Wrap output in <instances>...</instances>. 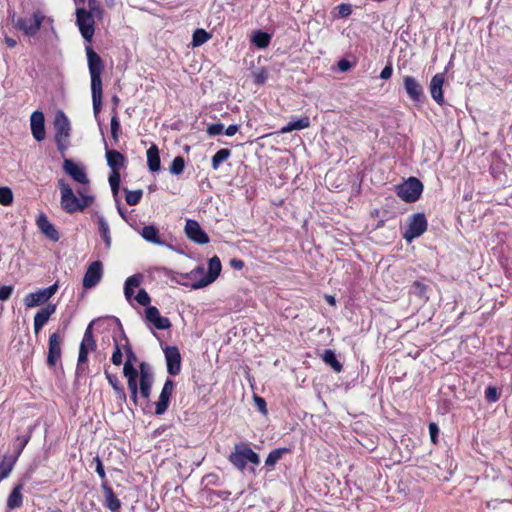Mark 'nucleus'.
<instances>
[{
	"label": "nucleus",
	"mask_w": 512,
	"mask_h": 512,
	"mask_svg": "<svg viewBox=\"0 0 512 512\" xmlns=\"http://www.w3.org/2000/svg\"><path fill=\"white\" fill-rule=\"evenodd\" d=\"M254 401H255V404H256L257 408L259 409V411L262 412L263 414H266L267 413L266 401L259 396H254Z\"/></svg>",
	"instance_id": "nucleus-53"
},
{
	"label": "nucleus",
	"mask_w": 512,
	"mask_h": 512,
	"mask_svg": "<svg viewBox=\"0 0 512 512\" xmlns=\"http://www.w3.org/2000/svg\"><path fill=\"white\" fill-rule=\"evenodd\" d=\"M123 375L125 378H128V358L124 361L122 372L117 370H112V368L108 367L105 369V375L109 382V384L114 389L117 397L121 401H126V393L125 388L121 383L120 375Z\"/></svg>",
	"instance_id": "nucleus-10"
},
{
	"label": "nucleus",
	"mask_w": 512,
	"mask_h": 512,
	"mask_svg": "<svg viewBox=\"0 0 512 512\" xmlns=\"http://www.w3.org/2000/svg\"><path fill=\"white\" fill-rule=\"evenodd\" d=\"M167 371L170 375H178L181 370V355L176 346H167L164 349Z\"/></svg>",
	"instance_id": "nucleus-19"
},
{
	"label": "nucleus",
	"mask_w": 512,
	"mask_h": 512,
	"mask_svg": "<svg viewBox=\"0 0 512 512\" xmlns=\"http://www.w3.org/2000/svg\"><path fill=\"white\" fill-rule=\"evenodd\" d=\"M221 267L222 266L219 257L213 256L209 260L208 274L197 283H194L192 287L194 289H199L214 282L221 272Z\"/></svg>",
	"instance_id": "nucleus-20"
},
{
	"label": "nucleus",
	"mask_w": 512,
	"mask_h": 512,
	"mask_svg": "<svg viewBox=\"0 0 512 512\" xmlns=\"http://www.w3.org/2000/svg\"><path fill=\"white\" fill-rule=\"evenodd\" d=\"M185 233L190 240L197 244L203 245L209 242V236L195 220L189 219L186 221Z\"/></svg>",
	"instance_id": "nucleus-18"
},
{
	"label": "nucleus",
	"mask_w": 512,
	"mask_h": 512,
	"mask_svg": "<svg viewBox=\"0 0 512 512\" xmlns=\"http://www.w3.org/2000/svg\"><path fill=\"white\" fill-rule=\"evenodd\" d=\"M76 22L82 37L85 39V41L91 42L95 32L93 14L85 8H77Z\"/></svg>",
	"instance_id": "nucleus-8"
},
{
	"label": "nucleus",
	"mask_w": 512,
	"mask_h": 512,
	"mask_svg": "<svg viewBox=\"0 0 512 512\" xmlns=\"http://www.w3.org/2000/svg\"><path fill=\"white\" fill-rule=\"evenodd\" d=\"M123 354L118 344L115 346V350L112 354L111 361L114 365L112 370L120 371V365L122 364Z\"/></svg>",
	"instance_id": "nucleus-44"
},
{
	"label": "nucleus",
	"mask_w": 512,
	"mask_h": 512,
	"mask_svg": "<svg viewBox=\"0 0 512 512\" xmlns=\"http://www.w3.org/2000/svg\"><path fill=\"white\" fill-rule=\"evenodd\" d=\"M17 456L5 455L0 462V481L7 478L17 462Z\"/></svg>",
	"instance_id": "nucleus-30"
},
{
	"label": "nucleus",
	"mask_w": 512,
	"mask_h": 512,
	"mask_svg": "<svg viewBox=\"0 0 512 512\" xmlns=\"http://www.w3.org/2000/svg\"><path fill=\"white\" fill-rule=\"evenodd\" d=\"M56 305L48 303L42 307L34 316V332L38 334L44 325L48 322L50 317L55 313Z\"/></svg>",
	"instance_id": "nucleus-23"
},
{
	"label": "nucleus",
	"mask_w": 512,
	"mask_h": 512,
	"mask_svg": "<svg viewBox=\"0 0 512 512\" xmlns=\"http://www.w3.org/2000/svg\"><path fill=\"white\" fill-rule=\"evenodd\" d=\"M412 288H413V293L417 297H419L421 299H427V296H426L427 287L425 284L415 281L412 285Z\"/></svg>",
	"instance_id": "nucleus-45"
},
{
	"label": "nucleus",
	"mask_w": 512,
	"mask_h": 512,
	"mask_svg": "<svg viewBox=\"0 0 512 512\" xmlns=\"http://www.w3.org/2000/svg\"><path fill=\"white\" fill-rule=\"evenodd\" d=\"M62 337L59 332H54L49 336L47 365L51 368L55 367L60 361L62 355Z\"/></svg>",
	"instance_id": "nucleus-14"
},
{
	"label": "nucleus",
	"mask_w": 512,
	"mask_h": 512,
	"mask_svg": "<svg viewBox=\"0 0 512 512\" xmlns=\"http://www.w3.org/2000/svg\"><path fill=\"white\" fill-rule=\"evenodd\" d=\"M338 68L340 71L345 72L351 68V63L346 59H341L338 62Z\"/></svg>",
	"instance_id": "nucleus-57"
},
{
	"label": "nucleus",
	"mask_w": 512,
	"mask_h": 512,
	"mask_svg": "<svg viewBox=\"0 0 512 512\" xmlns=\"http://www.w3.org/2000/svg\"><path fill=\"white\" fill-rule=\"evenodd\" d=\"M211 38V35L206 32L204 29H196L192 36V46L198 47L204 43H206Z\"/></svg>",
	"instance_id": "nucleus-36"
},
{
	"label": "nucleus",
	"mask_w": 512,
	"mask_h": 512,
	"mask_svg": "<svg viewBox=\"0 0 512 512\" xmlns=\"http://www.w3.org/2000/svg\"><path fill=\"white\" fill-rule=\"evenodd\" d=\"M111 135L115 141H117L118 138V132L120 131V122L118 120V117L116 113L113 114L111 118Z\"/></svg>",
	"instance_id": "nucleus-46"
},
{
	"label": "nucleus",
	"mask_w": 512,
	"mask_h": 512,
	"mask_svg": "<svg viewBox=\"0 0 512 512\" xmlns=\"http://www.w3.org/2000/svg\"><path fill=\"white\" fill-rule=\"evenodd\" d=\"M147 165L151 172H157L160 170L161 162H160L159 150L156 145H152L147 150Z\"/></svg>",
	"instance_id": "nucleus-29"
},
{
	"label": "nucleus",
	"mask_w": 512,
	"mask_h": 512,
	"mask_svg": "<svg viewBox=\"0 0 512 512\" xmlns=\"http://www.w3.org/2000/svg\"><path fill=\"white\" fill-rule=\"evenodd\" d=\"M287 452V448H280L271 451L265 460V464L267 466H274L277 463V461L281 459L282 455Z\"/></svg>",
	"instance_id": "nucleus-38"
},
{
	"label": "nucleus",
	"mask_w": 512,
	"mask_h": 512,
	"mask_svg": "<svg viewBox=\"0 0 512 512\" xmlns=\"http://www.w3.org/2000/svg\"><path fill=\"white\" fill-rule=\"evenodd\" d=\"M5 43L9 48H14L17 45V41L11 37H5Z\"/></svg>",
	"instance_id": "nucleus-61"
},
{
	"label": "nucleus",
	"mask_w": 512,
	"mask_h": 512,
	"mask_svg": "<svg viewBox=\"0 0 512 512\" xmlns=\"http://www.w3.org/2000/svg\"><path fill=\"white\" fill-rule=\"evenodd\" d=\"M174 386H175V384H174L173 380L168 378L165 381L162 391L159 395V398L154 403V406H155L154 413L156 415H162L166 412V410L169 406V403H170V398L172 396Z\"/></svg>",
	"instance_id": "nucleus-17"
},
{
	"label": "nucleus",
	"mask_w": 512,
	"mask_h": 512,
	"mask_svg": "<svg viewBox=\"0 0 512 512\" xmlns=\"http://www.w3.org/2000/svg\"><path fill=\"white\" fill-rule=\"evenodd\" d=\"M13 202V193L9 187H0V204L9 206Z\"/></svg>",
	"instance_id": "nucleus-42"
},
{
	"label": "nucleus",
	"mask_w": 512,
	"mask_h": 512,
	"mask_svg": "<svg viewBox=\"0 0 512 512\" xmlns=\"http://www.w3.org/2000/svg\"><path fill=\"white\" fill-rule=\"evenodd\" d=\"M57 289L58 285L55 283L49 287L29 293L24 297V305L27 308L43 305L57 292Z\"/></svg>",
	"instance_id": "nucleus-11"
},
{
	"label": "nucleus",
	"mask_w": 512,
	"mask_h": 512,
	"mask_svg": "<svg viewBox=\"0 0 512 512\" xmlns=\"http://www.w3.org/2000/svg\"><path fill=\"white\" fill-rule=\"evenodd\" d=\"M184 167H185V161H184L183 157L177 156L173 159V161L170 165L169 171L173 175H180L183 172Z\"/></svg>",
	"instance_id": "nucleus-41"
},
{
	"label": "nucleus",
	"mask_w": 512,
	"mask_h": 512,
	"mask_svg": "<svg viewBox=\"0 0 512 512\" xmlns=\"http://www.w3.org/2000/svg\"><path fill=\"white\" fill-rule=\"evenodd\" d=\"M230 265L236 270H241L244 267V262L240 259H231Z\"/></svg>",
	"instance_id": "nucleus-59"
},
{
	"label": "nucleus",
	"mask_w": 512,
	"mask_h": 512,
	"mask_svg": "<svg viewBox=\"0 0 512 512\" xmlns=\"http://www.w3.org/2000/svg\"><path fill=\"white\" fill-rule=\"evenodd\" d=\"M31 133L36 141L41 142L46 137L45 117L42 111L36 110L30 116Z\"/></svg>",
	"instance_id": "nucleus-21"
},
{
	"label": "nucleus",
	"mask_w": 512,
	"mask_h": 512,
	"mask_svg": "<svg viewBox=\"0 0 512 512\" xmlns=\"http://www.w3.org/2000/svg\"><path fill=\"white\" fill-rule=\"evenodd\" d=\"M485 398L489 402H495L498 400L499 395L495 387L489 386L485 391Z\"/></svg>",
	"instance_id": "nucleus-49"
},
{
	"label": "nucleus",
	"mask_w": 512,
	"mask_h": 512,
	"mask_svg": "<svg viewBox=\"0 0 512 512\" xmlns=\"http://www.w3.org/2000/svg\"><path fill=\"white\" fill-rule=\"evenodd\" d=\"M98 225H99V233H100L101 237L103 238V240L105 241L106 245L109 247L111 244L109 225L105 221L104 218H99Z\"/></svg>",
	"instance_id": "nucleus-39"
},
{
	"label": "nucleus",
	"mask_w": 512,
	"mask_h": 512,
	"mask_svg": "<svg viewBox=\"0 0 512 512\" xmlns=\"http://www.w3.org/2000/svg\"><path fill=\"white\" fill-rule=\"evenodd\" d=\"M309 126H310V119H309V117L305 116V117L298 119L297 121L289 122L286 126H284L280 129V133L285 134V133H289L293 130H302V129L308 128Z\"/></svg>",
	"instance_id": "nucleus-32"
},
{
	"label": "nucleus",
	"mask_w": 512,
	"mask_h": 512,
	"mask_svg": "<svg viewBox=\"0 0 512 512\" xmlns=\"http://www.w3.org/2000/svg\"><path fill=\"white\" fill-rule=\"evenodd\" d=\"M92 323L88 325L84 332L83 339L79 347L77 371L83 369V365L88 361V355L90 352L96 350L97 344L93 336Z\"/></svg>",
	"instance_id": "nucleus-9"
},
{
	"label": "nucleus",
	"mask_w": 512,
	"mask_h": 512,
	"mask_svg": "<svg viewBox=\"0 0 512 512\" xmlns=\"http://www.w3.org/2000/svg\"><path fill=\"white\" fill-rule=\"evenodd\" d=\"M135 300L138 304H140L141 306H144V307H148V306H151L150 305V302H151V298L149 296V294L146 292V290L144 289H140L137 294L135 295Z\"/></svg>",
	"instance_id": "nucleus-43"
},
{
	"label": "nucleus",
	"mask_w": 512,
	"mask_h": 512,
	"mask_svg": "<svg viewBox=\"0 0 512 512\" xmlns=\"http://www.w3.org/2000/svg\"><path fill=\"white\" fill-rule=\"evenodd\" d=\"M142 276L140 274H135L133 276H130V289L133 287H138L141 283ZM132 296V292L130 291V297Z\"/></svg>",
	"instance_id": "nucleus-54"
},
{
	"label": "nucleus",
	"mask_w": 512,
	"mask_h": 512,
	"mask_svg": "<svg viewBox=\"0 0 512 512\" xmlns=\"http://www.w3.org/2000/svg\"><path fill=\"white\" fill-rule=\"evenodd\" d=\"M123 293L125 298L128 300V278L123 283Z\"/></svg>",
	"instance_id": "nucleus-64"
},
{
	"label": "nucleus",
	"mask_w": 512,
	"mask_h": 512,
	"mask_svg": "<svg viewBox=\"0 0 512 512\" xmlns=\"http://www.w3.org/2000/svg\"><path fill=\"white\" fill-rule=\"evenodd\" d=\"M392 72H393L392 66L386 65L380 73V78L387 80L391 77Z\"/></svg>",
	"instance_id": "nucleus-56"
},
{
	"label": "nucleus",
	"mask_w": 512,
	"mask_h": 512,
	"mask_svg": "<svg viewBox=\"0 0 512 512\" xmlns=\"http://www.w3.org/2000/svg\"><path fill=\"white\" fill-rule=\"evenodd\" d=\"M143 317L148 325L157 330H166L172 326L171 321L167 317L161 316L159 309L155 306L145 308Z\"/></svg>",
	"instance_id": "nucleus-13"
},
{
	"label": "nucleus",
	"mask_w": 512,
	"mask_h": 512,
	"mask_svg": "<svg viewBox=\"0 0 512 512\" xmlns=\"http://www.w3.org/2000/svg\"><path fill=\"white\" fill-rule=\"evenodd\" d=\"M231 155V151L229 149L223 148L218 150L214 156L212 157V168L217 170L222 162L227 160Z\"/></svg>",
	"instance_id": "nucleus-37"
},
{
	"label": "nucleus",
	"mask_w": 512,
	"mask_h": 512,
	"mask_svg": "<svg viewBox=\"0 0 512 512\" xmlns=\"http://www.w3.org/2000/svg\"><path fill=\"white\" fill-rule=\"evenodd\" d=\"M36 224L39 230L51 241L57 242L60 239V234L56 227L48 220L47 216L44 213H41L37 220Z\"/></svg>",
	"instance_id": "nucleus-24"
},
{
	"label": "nucleus",
	"mask_w": 512,
	"mask_h": 512,
	"mask_svg": "<svg viewBox=\"0 0 512 512\" xmlns=\"http://www.w3.org/2000/svg\"><path fill=\"white\" fill-rule=\"evenodd\" d=\"M101 487L104 494V506L112 512H119L121 508V502L115 495L112 487L105 483H101Z\"/></svg>",
	"instance_id": "nucleus-28"
},
{
	"label": "nucleus",
	"mask_w": 512,
	"mask_h": 512,
	"mask_svg": "<svg viewBox=\"0 0 512 512\" xmlns=\"http://www.w3.org/2000/svg\"><path fill=\"white\" fill-rule=\"evenodd\" d=\"M93 464L95 465L96 473L99 475V477L102 480L101 483L109 484L108 480L106 479V473H105L104 465H103L102 460L100 459V457L98 455H96L93 458L90 467H92Z\"/></svg>",
	"instance_id": "nucleus-40"
},
{
	"label": "nucleus",
	"mask_w": 512,
	"mask_h": 512,
	"mask_svg": "<svg viewBox=\"0 0 512 512\" xmlns=\"http://www.w3.org/2000/svg\"><path fill=\"white\" fill-rule=\"evenodd\" d=\"M22 485H16L7 499V507L11 510L17 509L22 506L23 503V495L21 493Z\"/></svg>",
	"instance_id": "nucleus-31"
},
{
	"label": "nucleus",
	"mask_w": 512,
	"mask_h": 512,
	"mask_svg": "<svg viewBox=\"0 0 512 512\" xmlns=\"http://www.w3.org/2000/svg\"><path fill=\"white\" fill-rule=\"evenodd\" d=\"M229 461L239 470H244L248 462L258 465L260 458L258 454L248 446L236 444L234 451L229 456Z\"/></svg>",
	"instance_id": "nucleus-4"
},
{
	"label": "nucleus",
	"mask_w": 512,
	"mask_h": 512,
	"mask_svg": "<svg viewBox=\"0 0 512 512\" xmlns=\"http://www.w3.org/2000/svg\"><path fill=\"white\" fill-rule=\"evenodd\" d=\"M135 230H137L142 238L149 243L159 246L166 245V242L160 237L158 228L154 225H146L141 229L135 228Z\"/></svg>",
	"instance_id": "nucleus-27"
},
{
	"label": "nucleus",
	"mask_w": 512,
	"mask_h": 512,
	"mask_svg": "<svg viewBox=\"0 0 512 512\" xmlns=\"http://www.w3.org/2000/svg\"><path fill=\"white\" fill-rule=\"evenodd\" d=\"M423 191V184L415 177H410L402 184L396 186L397 195L405 202L412 203L419 199Z\"/></svg>",
	"instance_id": "nucleus-5"
},
{
	"label": "nucleus",
	"mask_w": 512,
	"mask_h": 512,
	"mask_svg": "<svg viewBox=\"0 0 512 512\" xmlns=\"http://www.w3.org/2000/svg\"><path fill=\"white\" fill-rule=\"evenodd\" d=\"M152 383L153 374L151 368L149 364L143 362L140 364L139 393L145 400H148L150 397Z\"/></svg>",
	"instance_id": "nucleus-16"
},
{
	"label": "nucleus",
	"mask_w": 512,
	"mask_h": 512,
	"mask_svg": "<svg viewBox=\"0 0 512 512\" xmlns=\"http://www.w3.org/2000/svg\"><path fill=\"white\" fill-rule=\"evenodd\" d=\"M133 359H135V356L134 354L130 351V361ZM138 377V371L130 364V392H131V396L134 400V402L136 403L137 401V383H136V379Z\"/></svg>",
	"instance_id": "nucleus-35"
},
{
	"label": "nucleus",
	"mask_w": 512,
	"mask_h": 512,
	"mask_svg": "<svg viewBox=\"0 0 512 512\" xmlns=\"http://www.w3.org/2000/svg\"><path fill=\"white\" fill-rule=\"evenodd\" d=\"M325 299H326L327 303L331 306H334L336 304L335 298L332 295H326Z\"/></svg>",
	"instance_id": "nucleus-63"
},
{
	"label": "nucleus",
	"mask_w": 512,
	"mask_h": 512,
	"mask_svg": "<svg viewBox=\"0 0 512 512\" xmlns=\"http://www.w3.org/2000/svg\"><path fill=\"white\" fill-rule=\"evenodd\" d=\"M403 84L404 89L411 100L415 102L422 100L424 96L422 86L414 77L405 76L403 79Z\"/></svg>",
	"instance_id": "nucleus-25"
},
{
	"label": "nucleus",
	"mask_w": 512,
	"mask_h": 512,
	"mask_svg": "<svg viewBox=\"0 0 512 512\" xmlns=\"http://www.w3.org/2000/svg\"><path fill=\"white\" fill-rule=\"evenodd\" d=\"M44 19L45 15L42 11L37 10L32 14V17L29 20L19 17L14 21V26L16 29L22 31L26 36L33 37L40 30Z\"/></svg>",
	"instance_id": "nucleus-7"
},
{
	"label": "nucleus",
	"mask_w": 512,
	"mask_h": 512,
	"mask_svg": "<svg viewBox=\"0 0 512 512\" xmlns=\"http://www.w3.org/2000/svg\"><path fill=\"white\" fill-rule=\"evenodd\" d=\"M106 158L109 167L111 168V173L109 175V184L113 193L115 200L117 201V196L120 189V169L124 164V156L116 151V150H107Z\"/></svg>",
	"instance_id": "nucleus-3"
},
{
	"label": "nucleus",
	"mask_w": 512,
	"mask_h": 512,
	"mask_svg": "<svg viewBox=\"0 0 512 512\" xmlns=\"http://www.w3.org/2000/svg\"><path fill=\"white\" fill-rule=\"evenodd\" d=\"M142 195H143V192L142 190L138 189V190H134V191H130V194H129V203H130V206L131 205H136L139 203V201L141 200L142 198Z\"/></svg>",
	"instance_id": "nucleus-51"
},
{
	"label": "nucleus",
	"mask_w": 512,
	"mask_h": 512,
	"mask_svg": "<svg viewBox=\"0 0 512 512\" xmlns=\"http://www.w3.org/2000/svg\"><path fill=\"white\" fill-rule=\"evenodd\" d=\"M13 292L12 286L3 285L0 286V301H6L8 300Z\"/></svg>",
	"instance_id": "nucleus-50"
},
{
	"label": "nucleus",
	"mask_w": 512,
	"mask_h": 512,
	"mask_svg": "<svg viewBox=\"0 0 512 512\" xmlns=\"http://www.w3.org/2000/svg\"><path fill=\"white\" fill-rule=\"evenodd\" d=\"M64 171L80 184L87 185L89 180L85 171L76 165L72 160L65 159L63 162Z\"/></svg>",
	"instance_id": "nucleus-26"
},
{
	"label": "nucleus",
	"mask_w": 512,
	"mask_h": 512,
	"mask_svg": "<svg viewBox=\"0 0 512 512\" xmlns=\"http://www.w3.org/2000/svg\"><path fill=\"white\" fill-rule=\"evenodd\" d=\"M58 188L61 192V207L65 212L69 214L83 211L94 201V198L89 195H82V197H77L74 194L71 186L63 179L58 181Z\"/></svg>",
	"instance_id": "nucleus-2"
},
{
	"label": "nucleus",
	"mask_w": 512,
	"mask_h": 512,
	"mask_svg": "<svg viewBox=\"0 0 512 512\" xmlns=\"http://www.w3.org/2000/svg\"><path fill=\"white\" fill-rule=\"evenodd\" d=\"M103 276V265L101 261L92 262L83 277V288L91 289L95 287Z\"/></svg>",
	"instance_id": "nucleus-15"
},
{
	"label": "nucleus",
	"mask_w": 512,
	"mask_h": 512,
	"mask_svg": "<svg viewBox=\"0 0 512 512\" xmlns=\"http://www.w3.org/2000/svg\"><path fill=\"white\" fill-rule=\"evenodd\" d=\"M55 142L57 145V149L63 154L69 145L70 138V122L66 115L60 112L56 116L55 120Z\"/></svg>",
	"instance_id": "nucleus-6"
},
{
	"label": "nucleus",
	"mask_w": 512,
	"mask_h": 512,
	"mask_svg": "<svg viewBox=\"0 0 512 512\" xmlns=\"http://www.w3.org/2000/svg\"><path fill=\"white\" fill-rule=\"evenodd\" d=\"M322 359L323 361L328 364L329 366L332 367V369L335 371V372H341L343 366L342 364L337 360L336 358V355L334 353V351L330 350V349H327L324 351L323 355H322Z\"/></svg>",
	"instance_id": "nucleus-33"
},
{
	"label": "nucleus",
	"mask_w": 512,
	"mask_h": 512,
	"mask_svg": "<svg viewBox=\"0 0 512 512\" xmlns=\"http://www.w3.org/2000/svg\"><path fill=\"white\" fill-rule=\"evenodd\" d=\"M29 440H30V435L17 437L16 441L18 442V449L14 456H17V458H18L21 455L23 449L28 444Z\"/></svg>",
	"instance_id": "nucleus-47"
},
{
	"label": "nucleus",
	"mask_w": 512,
	"mask_h": 512,
	"mask_svg": "<svg viewBox=\"0 0 512 512\" xmlns=\"http://www.w3.org/2000/svg\"><path fill=\"white\" fill-rule=\"evenodd\" d=\"M338 12L341 17H347L351 14L352 10H351L350 5L341 4L338 6Z\"/></svg>",
	"instance_id": "nucleus-55"
},
{
	"label": "nucleus",
	"mask_w": 512,
	"mask_h": 512,
	"mask_svg": "<svg viewBox=\"0 0 512 512\" xmlns=\"http://www.w3.org/2000/svg\"><path fill=\"white\" fill-rule=\"evenodd\" d=\"M429 433H430L431 441L433 443H437V436L439 433V429H438V426L436 423L429 424Z\"/></svg>",
	"instance_id": "nucleus-52"
},
{
	"label": "nucleus",
	"mask_w": 512,
	"mask_h": 512,
	"mask_svg": "<svg viewBox=\"0 0 512 512\" xmlns=\"http://www.w3.org/2000/svg\"><path fill=\"white\" fill-rule=\"evenodd\" d=\"M445 83V73H437L430 81L429 90L433 100L442 105L444 103L443 85Z\"/></svg>",
	"instance_id": "nucleus-22"
},
{
	"label": "nucleus",
	"mask_w": 512,
	"mask_h": 512,
	"mask_svg": "<svg viewBox=\"0 0 512 512\" xmlns=\"http://www.w3.org/2000/svg\"><path fill=\"white\" fill-rule=\"evenodd\" d=\"M271 41V36L262 31H256L252 36V42L258 48H266L269 46Z\"/></svg>",
	"instance_id": "nucleus-34"
},
{
	"label": "nucleus",
	"mask_w": 512,
	"mask_h": 512,
	"mask_svg": "<svg viewBox=\"0 0 512 512\" xmlns=\"http://www.w3.org/2000/svg\"><path fill=\"white\" fill-rule=\"evenodd\" d=\"M88 68L91 77V93L93 102V111L97 117L102 108V79L101 74L104 70V63L101 57L91 48L86 46Z\"/></svg>",
	"instance_id": "nucleus-1"
},
{
	"label": "nucleus",
	"mask_w": 512,
	"mask_h": 512,
	"mask_svg": "<svg viewBox=\"0 0 512 512\" xmlns=\"http://www.w3.org/2000/svg\"><path fill=\"white\" fill-rule=\"evenodd\" d=\"M238 130H239L238 125H230L225 129V134L227 136H233L238 132Z\"/></svg>",
	"instance_id": "nucleus-60"
},
{
	"label": "nucleus",
	"mask_w": 512,
	"mask_h": 512,
	"mask_svg": "<svg viewBox=\"0 0 512 512\" xmlns=\"http://www.w3.org/2000/svg\"><path fill=\"white\" fill-rule=\"evenodd\" d=\"M88 7H89L91 13L96 11V9H97L96 0H88Z\"/></svg>",
	"instance_id": "nucleus-62"
},
{
	"label": "nucleus",
	"mask_w": 512,
	"mask_h": 512,
	"mask_svg": "<svg viewBox=\"0 0 512 512\" xmlns=\"http://www.w3.org/2000/svg\"><path fill=\"white\" fill-rule=\"evenodd\" d=\"M254 78H255V83L263 84L266 81V79H267V74H266L265 71H261L259 73H256L254 75Z\"/></svg>",
	"instance_id": "nucleus-58"
},
{
	"label": "nucleus",
	"mask_w": 512,
	"mask_h": 512,
	"mask_svg": "<svg viewBox=\"0 0 512 512\" xmlns=\"http://www.w3.org/2000/svg\"><path fill=\"white\" fill-rule=\"evenodd\" d=\"M224 126L222 123H214L208 126L207 133L210 136L219 135L223 132Z\"/></svg>",
	"instance_id": "nucleus-48"
},
{
	"label": "nucleus",
	"mask_w": 512,
	"mask_h": 512,
	"mask_svg": "<svg viewBox=\"0 0 512 512\" xmlns=\"http://www.w3.org/2000/svg\"><path fill=\"white\" fill-rule=\"evenodd\" d=\"M427 229V220L423 213L413 214L409 218L408 228L405 231L403 237L408 242L414 238L421 236Z\"/></svg>",
	"instance_id": "nucleus-12"
}]
</instances>
